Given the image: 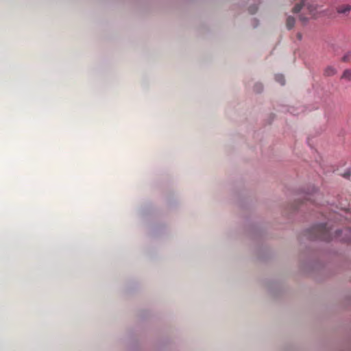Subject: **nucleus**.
<instances>
[{
    "label": "nucleus",
    "instance_id": "obj_1",
    "mask_svg": "<svg viewBox=\"0 0 351 351\" xmlns=\"http://www.w3.org/2000/svg\"><path fill=\"white\" fill-rule=\"evenodd\" d=\"M302 12L300 15V20L305 24L310 18L317 17V6L310 0H301L300 3L295 5L293 8V12Z\"/></svg>",
    "mask_w": 351,
    "mask_h": 351
},
{
    "label": "nucleus",
    "instance_id": "obj_2",
    "mask_svg": "<svg viewBox=\"0 0 351 351\" xmlns=\"http://www.w3.org/2000/svg\"><path fill=\"white\" fill-rule=\"evenodd\" d=\"M331 228L327 227L326 224H319L310 230V237L312 239H321L329 241L333 238H339L343 232L342 230H335L334 236L331 234Z\"/></svg>",
    "mask_w": 351,
    "mask_h": 351
},
{
    "label": "nucleus",
    "instance_id": "obj_3",
    "mask_svg": "<svg viewBox=\"0 0 351 351\" xmlns=\"http://www.w3.org/2000/svg\"><path fill=\"white\" fill-rule=\"evenodd\" d=\"M339 14H348L351 10V5L349 4H341L336 8Z\"/></svg>",
    "mask_w": 351,
    "mask_h": 351
},
{
    "label": "nucleus",
    "instance_id": "obj_4",
    "mask_svg": "<svg viewBox=\"0 0 351 351\" xmlns=\"http://www.w3.org/2000/svg\"><path fill=\"white\" fill-rule=\"evenodd\" d=\"M337 73L336 69L332 66H328L324 69V75L326 76H332Z\"/></svg>",
    "mask_w": 351,
    "mask_h": 351
},
{
    "label": "nucleus",
    "instance_id": "obj_5",
    "mask_svg": "<svg viewBox=\"0 0 351 351\" xmlns=\"http://www.w3.org/2000/svg\"><path fill=\"white\" fill-rule=\"evenodd\" d=\"M295 20L292 16H288L286 21V26L287 29H291L295 25Z\"/></svg>",
    "mask_w": 351,
    "mask_h": 351
},
{
    "label": "nucleus",
    "instance_id": "obj_6",
    "mask_svg": "<svg viewBox=\"0 0 351 351\" xmlns=\"http://www.w3.org/2000/svg\"><path fill=\"white\" fill-rule=\"evenodd\" d=\"M346 237L341 239L342 241L351 243V229H346L343 230Z\"/></svg>",
    "mask_w": 351,
    "mask_h": 351
},
{
    "label": "nucleus",
    "instance_id": "obj_7",
    "mask_svg": "<svg viewBox=\"0 0 351 351\" xmlns=\"http://www.w3.org/2000/svg\"><path fill=\"white\" fill-rule=\"evenodd\" d=\"M341 79L350 81L351 80V69H346L342 73Z\"/></svg>",
    "mask_w": 351,
    "mask_h": 351
},
{
    "label": "nucleus",
    "instance_id": "obj_8",
    "mask_svg": "<svg viewBox=\"0 0 351 351\" xmlns=\"http://www.w3.org/2000/svg\"><path fill=\"white\" fill-rule=\"evenodd\" d=\"M276 80L279 82L281 85H284L285 83V77L282 75L278 74L275 76Z\"/></svg>",
    "mask_w": 351,
    "mask_h": 351
},
{
    "label": "nucleus",
    "instance_id": "obj_9",
    "mask_svg": "<svg viewBox=\"0 0 351 351\" xmlns=\"http://www.w3.org/2000/svg\"><path fill=\"white\" fill-rule=\"evenodd\" d=\"M351 60V51L346 52L342 57V61L345 62H350Z\"/></svg>",
    "mask_w": 351,
    "mask_h": 351
},
{
    "label": "nucleus",
    "instance_id": "obj_10",
    "mask_svg": "<svg viewBox=\"0 0 351 351\" xmlns=\"http://www.w3.org/2000/svg\"><path fill=\"white\" fill-rule=\"evenodd\" d=\"M256 87L257 88V91H260L262 90L263 87L261 84L256 85Z\"/></svg>",
    "mask_w": 351,
    "mask_h": 351
},
{
    "label": "nucleus",
    "instance_id": "obj_11",
    "mask_svg": "<svg viewBox=\"0 0 351 351\" xmlns=\"http://www.w3.org/2000/svg\"><path fill=\"white\" fill-rule=\"evenodd\" d=\"M256 10H257V8H254L253 9V10H250V12H251L252 14H254V13H255V12H256Z\"/></svg>",
    "mask_w": 351,
    "mask_h": 351
},
{
    "label": "nucleus",
    "instance_id": "obj_12",
    "mask_svg": "<svg viewBox=\"0 0 351 351\" xmlns=\"http://www.w3.org/2000/svg\"><path fill=\"white\" fill-rule=\"evenodd\" d=\"M298 38L300 40L302 38V34L300 33L298 34Z\"/></svg>",
    "mask_w": 351,
    "mask_h": 351
},
{
    "label": "nucleus",
    "instance_id": "obj_13",
    "mask_svg": "<svg viewBox=\"0 0 351 351\" xmlns=\"http://www.w3.org/2000/svg\"><path fill=\"white\" fill-rule=\"evenodd\" d=\"M350 173H346V177H347V176H350Z\"/></svg>",
    "mask_w": 351,
    "mask_h": 351
}]
</instances>
